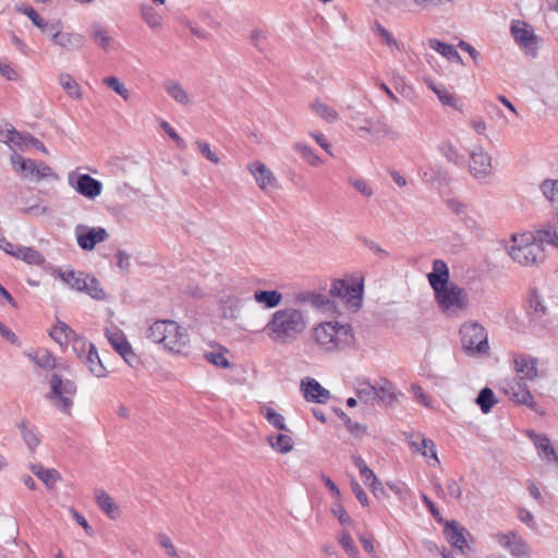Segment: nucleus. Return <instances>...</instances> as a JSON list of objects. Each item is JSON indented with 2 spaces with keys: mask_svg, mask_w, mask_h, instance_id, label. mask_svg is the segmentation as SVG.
<instances>
[{
  "mask_svg": "<svg viewBox=\"0 0 558 558\" xmlns=\"http://www.w3.org/2000/svg\"><path fill=\"white\" fill-rule=\"evenodd\" d=\"M102 83L114 90L118 95H120L124 100H128L130 98V92L124 86L123 83L120 82V80L116 76H108L105 77Z\"/></svg>",
  "mask_w": 558,
  "mask_h": 558,
  "instance_id": "nucleus-56",
  "label": "nucleus"
},
{
  "mask_svg": "<svg viewBox=\"0 0 558 558\" xmlns=\"http://www.w3.org/2000/svg\"><path fill=\"white\" fill-rule=\"evenodd\" d=\"M141 17L153 29L160 28L162 25L161 15L150 4L141 7Z\"/></svg>",
  "mask_w": 558,
  "mask_h": 558,
  "instance_id": "nucleus-43",
  "label": "nucleus"
},
{
  "mask_svg": "<svg viewBox=\"0 0 558 558\" xmlns=\"http://www.w3.org/2000/svg\"><path fill=\"white\" fill-rule=\"evenodd\" d=\"M531 439L533 440L535 447L538 450V453L544 458H554L557 460L554 447L550 444V440L545 435H537L535 433L530 434Z\"/></svg>",
  "mask_w": 558,
  "mask_h": 558,
  "instance_id": "nucleus-40",
  "label": "nucleus"
},
{
  "mask_svg": "<svg viewBox=\"0 0 558 558\" xmlns=\"http://www.w3.org/2000/svg\"><path fill=\"white\" fill-rule=\"evenodd\" d=\"M157 539H158V544L166 549L167 554L171 557V558H180V556L178 555V551L171 541V538L166 535V534H162V533H159L157 535Z\"/></svg>",
  "mask_w": 558,
  "mask_h": 558,
  "instance_id": "nucleus-64",
  "label": "nucleus"
},
{
  "mask_svg": "<svg viewBox=\"0 0 558 558\" xmlns=\"http://www.w3.org/2000/svg\"><path fill=\"white\" fill-rule=\"evenodd\" d=\"M353 462L359 469L361 476L364 478V483H368V481L376 476L360 456H353Z\"/></svg>",
  "mask_w": 558,
  "mask_h": 558,
  "instance_id": "nucleus-62",
  "label": "nucleus"
},
{
  "mask_svg": "<svg viewBox=\"0 0 558 558\" xmlns=\"http://www.w3.org/2000/svg\"><path fill=\"white\" fill-rule=\"evenodd\" d=\"M76 241L81 248L92 251L98 243L105 242L109 238V233L105 228H88L78 225L75 230Z\"/></svg>",
  "mask_w": 558,
  "mask_h": 558,
  "instance_id": "nucleus-16",
  "label": "nucleus"
},
{
  "mask_svg": "<svg viewBox=\"0 0 558 558\" xmlns=\"http://www.w3.org/2000/svg\"><path fill=\"white\" fill-rule=\"evenodd\" d=\"M254 300L266 308H275L282 301V294L277 290H256Z\"/></svg>",
  "mask_w": 558,
  "mask_h": 558,
  "instance_id": "nucleus-29",
  "label": "nucleus"
},
{
  "mask_svg": "<svg viewBox=\"0 0 558 558\" xmlns=\"http://www.w3.org/2000/svg\"><path fill=\"white\" fill-rule=\"evenodd\" d=\"M247 170L254 177L258 187L266 192L277 185V179L272 171L260 161L251 162Z\"/></svg>",
  "mask_w": 558,
  "mask_h": 558,
  "instance_id": "nucleus-20",
  "label": "nucleus"
},
{
  "mask_svg": "<svg viewBox=\"0 0 558 558\" xmlns=\"http://www.w3.org/2000/svg\"><path fill=\"white\" fill-rule=\"evenodd\" d=\"M11 163L15 171L21 173L25 178L39 181L53 175L52 169L44 161H35L32 159H25L21 155L14 153L11 155Z\"/></svg>",
  "mask_w": 558,
  "mask_h": 558,
  "instance_id": "nucleus-9",
  "label": "nucleus"
},
{
  "mask_svg": "<svg viewBox=\"0 0 558 558\" xmlns=\"http://www.w3.org/2000/svg\"><path fill=\"white\" fill-rule=\"evenodd\" d=\"M76 333L65 323L59 322L50 331V337L60 345L69 343Z\"/></svg>",
  "mask_w": 558,
  "mask_h": 558,
  "instance_id": "nucleus-36",
  "label": "nucleus"
},
{
  "mask_svg": "<svg viewBox=\"0 0 558 558\" xmlns=\"http://www.w3.org/2000/svg\"><path fill=\"white\" fill-rule=\"evenodd\" d=\"M146 337L165 350L181 354L189 347L190 337L186 329L174 320H156L147 330Z\"/></svg>",
  "mask_w": 558,
  "mask_h": 558,
  "instance_id": "nucleus-3",
  "label": "nucleus"
},
{
  "mask_svg": "<svg viewBox=\"0 0 558 558\" xmlns=\"http://www.w3.org/2000/svg\"><path fill=\"white\" fill-rule=\"evenodd\" d=\"M96 502L98 507L110 518L119 517V507L114 500L104 490L96 492Z\"/></svg>",
  "mask_w": 558,
  "mask_h": 558,
  "instance_id": "nucleus-32",
  "label": "nucleus"
},
{
  "mask_svg": "<svg viewBox=\"0 0 558 558\" xmlns=\"http://www.w3.org/2000/svg\"><path fill=\"white\" fill-rule=\"evenodd\" d=\"M162 87L165 92L171 97L175 102L181 106H190L192 104V99L189 93L185 90L183 85L172 78H168L163 82Z\"/></svg>",
  "mask_w": 558,
  "mask_h": 558,
  "instance_id": "nucleus-25",
  "label": "nucleus"
},
{
  "mask_svg": "<svg viewBox=\"0 0 558 558\" xmlns=\"http://www.w3.org/2000/svg\"><path fill=\"white\" fill-rule=\"evenodd\" d=\"M510 29L515 43L527 53L534 56L537 49V37L530 25L525 22L513 21Z\"/></svg>",
  "mask_w": 558,
  "mask_h": 558,
  "instance_id": "nucleus-17",
  "label": "nucleus"
},
{
  "mask_svg": "<svg viewBox=\"0 0 558 558\" xmlns=\"http://www.w3.org/2000/svg\"><path fill=\"white\" fill-rule=\"evenodd\" d=\"M493 538L499 546L507 549L514 558H530L531 548L526 541L517 531L496 533Z\"/></svg>",
  "mask_w": 558,
  "mask_h": 558,
  "instance_id": "nucleus-12",
  "label": "nucleus"
},
{
  "mask_svg": "<svg viewBox=\"0 0 558 558\" xmlns=\"http://www.w3.org/2000/svg\"><path fill=\"white\" fill-rule=\"evenodd\" d=\"M70 342L72 343L73 351L81 361L85 359V355H88L90 347H95L92 342L77 335H75Z\"/></svg>",
  "mask_w": 558,
  "mask_h": 558,
  "instance_id": "nucleus-53",
  "label": "nucleus"
},
{
  "mask_svg": "<svg viewBox=\"0 0 558 558\" xmlns=\"http://www.w3.org/2000/svg\"><path fill=\"white\" fill-rule=\"evenodd\" d=\"M338 542L351 558H360V551L348 532H342L338 536Z\"/></svg>",
  "mask_w": 558,
  "mask_h": 558,
  "instance_id": "nucleus-55",
  "label": "nucleus"
},
{
  "mask_svg": "<svg viewBox=\"0 0 558 558\" xmlns=\"http://www.w3.org/2000/svg\"><path fill=\"white\" fill-rule=\"evenodd\" d=\"M502 390L514 403L522 404L537 411V404L523 380L517 378L507 380L504 384Z\"/></svg>",
  "mask_w": 558,
  "mask_h": 558,
  "instance_id": "nucleus-15",
  "label": "nucleus"
},
{
  "mask_svg": "<svg viewBox=\"0 0 558 558\" xmlns=\"http://www.w3.org/2000/svg\"><path fill=\"white\" fill-rule=\"evenodd\" d=\"M29 356L41 368L52 369L57 367L56 357L47 349H39L34 353V355Z\"/></svg>",
  "mask_w": 558,
  "mask_h": 558,
  "instance_id": "nucleus-44",
  "label": "nucleus"
},
{
  "mask_svg": "<svg viewBox=\"0 0 558 558\" xmlns=\"http://www.w3.org/2000/svg\"><path fill=\"white\" fill-rule=\"evenodd\" d=\"M250 41L262 53L268 50L269 39L267 36V32L264 29H253L250 34Z\"/></svg>",
  "mask_w": 558,
  "mask_h": 558,
  "instance_id": "nucleus-49",
  "label": "nucleus"
},
{
  "mask_svg": "<svg viewBox=\"0 0 558 558\" xmlns=\"http://www.w3.org/2000/svg\"><path fill=\"white\" fill-rule=\"evenodd\" d=\"M514 371L520 380H534L538 376V360L527 354L515 353L513 355Z\"/></svg>",
  "mask_w": 558,
  "mask_h": 558,
  "instance_id": "nucleus-19",
  "label": "nucleus"
},
{
  "mask_svg": "<svg viewBox=\"0 0 558 558\" xmlns=\"http://www.w3.org/2000/svg\"><path fill=\"white\" fill-rule=\"evenodd\" d=\"M428 46L433 50L437 51L438 53H440L441 56L447 58L448 60H454L458 62L461 61V57H460L459 52L456 50V48L452 45L442 43L436 38H432L428 40Z\"/></svg>",
  "mask_w": 558,
  "mask_h": 558,
  "instance_id": "nucleus-35",
  "label": "nucleus"
},
{
  "mask_svg": "<svg viewBox=\"0 0 558 558\" xmlns=\"http://www.w3.org/2000/svg\"><path fill=\"white\" fill-rule=\"evenodd\" d=\"M372 33L379 38L383 45H386L389 48L399 49L398 41L387 28H385L379 22L375 21L371 26Z\"/></svg>",
  "mask_w": 558,
  "mask_h": 558,
  "instance_id": "nucleus-42",
  "label": "nucleus"
},
{
  "mask_svg": "<svg viewBox=\"0 0 558 558\" xmlns=\"http://www.w3.org/2000/svg\"><path fill=\"white\" fill-rule=\"evenodd\" d=\"M204 357L207 362H209L210 364H213L219 368H229L230 367V362L225 356V353L221 351L206 352L204 354Z\"/></svg>",
  "mask_w": 558,
  "mask_h": 558,
  "instance_id": "nucleus-58",
  "label": "nucleus"
},
{
  "mask_svg": "<svg viewBox=\"0 0 558 558\" xmlns=\"http://www.w3.org/2000/svg\"><path fill=\"white\" fill-rule=\"evenodd\" d=\"M50 32L52 33V41L63 49L75 50L82 48L84 45V37L82 35L74 33H62L60 32L58 25H54V29H51Z\"/></svg>",
  "mask_w": 558,
  "mask_h": 558,
  "instance_id": "nucleus-24",
  "label": "nucleus"
},
{
  "mask_svg": "<svg viewBox=\"0 0 558 558\" xmlns=\"http://www.w3.org/2000/svg\"><path fill=\"white\" fill-rule=\"evenodd\" d=\"M315 343L325 352L343 351L354 344L353 328L348 323L328 320L316 324L312 330Z\"/></svg>",
  "mask_w": 558,
  "mask_h": 558,
  "instance_id": "nucleus-2",
  "label": "nucleus"
},
{
  "mask_svg": "<svg viewBox=\"0 0 558 558\" xmlns=\"http://www.w3.org/2000/svg\"><path fill=\"white\" fill-rule=\"evenodd\" d=\"M88 35L98 47L105 50H108L113 41V38L109 35L106 27L98 23L90 25Z\"/></svg>",
  "mask_w": 558,
  "mask_h": 558,
  "instance_id": "nucleus-28",
  "label": "nucleus"
},
{
  "mask_svg": "<svg viewBox=\"0 0 558 558\" xmlns=\"http://www.w3.org/2000/svg\"><path fill=\"white\" fill-rule=\"evenodd\" d=\"M495 403L494 391L488 387L483 388L476 398V404L481 408L482 412L485 414L490 412Z\"/></svg>",
  "mask_w": 558,
  "mask_h": 558,
  "instance_id": "nucleus-47",
  "label": "nucleus"
},
{
  "mask_svg": "<svg viewBox=\"0 0 558 558\" xmlns=\"http://www.w3.org/2000/svg\"><path fill=\"white\" fill-rule=\"evenodd\" d=\"M444 533L447 541L458 550L464 553L465 548H469L465 535H470L469 532L461 526L457 521H448L445 525Z\"/></svg>",
  "mask_w": 558,
  "mask_h": 558,
  "instance_id": "nucleus-21",
  "label": "nucleus"
},
{
  "mask_svg": "<svg viewBox=\"0 0 558 558\" xmlns=\"http://www.w3.org/2000/svg\"><path fill=\"white\" fill-rule=\"evenodd\" d=\"M301 390L307 401L325 403L330 398V392L313 378L303 379Z\"/></svg>",
  "mask_w": 558,
  "mask_h": 558,
  "instance_id": "nucleus-23",
  "label": "nucleus"
},
{
  "mask_svg": "<svg viewBox=\"0 0 558 558\" xmlns=\"http://www.w3.org/2000/svg\"><path fill=\"white\" fill-rule=\"evenodd\" d=\"M21 211L25 215L34 217L47 216L51 214V209L46 205H41L40 203L26 206L25 208L21 209Z\"/></svg>",
  "mask_w": 558,
  "mask_h": 558,
  "instance_id": "nucleus-61",
  "label": "nucleus"
},
{
  "mask_svg": "<svg viewBox=\"0 0 558 558\" xmlns=\"http://www.w3.org/2000/svg\"><path fill=\"white\" fill-rule=\"evenodd\" d=\"M294 149L300 153L303 159H305L311 166H319L322 159L313 151V149L303 142H296L293 145Z\"/></svg>",
  "mask_w": 558,
  "mask_h": 558,
  "instance_id": "nucleus-51",
  "label": "nucleus"
},
{
  "mask_svg": "<svg viewBox=\"0 0 558 558\" xmlns=\"http://www.w3.org/2000/svg\"><path fill=\"white\" fill-rule=\"evenodd\" d=\"M106 338L110 345L117 353L128 363L131 367H136L140 363L137 355L132 349V345L128 341L124 332L117 326L106 328Z\"/></svg>",
  "mask_w": 558,
  "mask_h": 558,
  "instance_id": "nucleus-11",
  "label": "nucleus"
},
{
  "mask_svg": "<svg viewBox=\"0 0 558 558\" xmlns=\"http://www.w3.org/2000/svg\"><path fill=\"white\" fill-rule=\"evenodd\" d=\"M460 338L463 350L470 356L489 354L488 335L486 329L477 322H465L461 325Z\"/></svg>",
  "mask_w": 558,
  "mask_h": 558,
  "instance_id": "nucleus-5",
  "label": "nucleus"
},
{
  "mask_svg": "<svg viewBox=\"0 0 558 558\" xmlns=\"http://www.w3.org/2000/svg\"><path fill=\"white\" fill-rule=\"evenodd\" d=\"M492 157L483 147L470 154L469 171L475 179H484L492 174Z\"/></svg>",
  "mask_w": 558,
  "mask_h": 558,
  "instance_id": "nucleus-18",
  "label": "nucleus"
},
{
  "mask_svg": "<svg viewBox=\"0 0 558 558\" xmlns=\"http://www.w3.org/2000/svg\"><path fill=\"white\" fill-rule=\"evenodd\" d=\"M536 241L538 243H547L558 247V235L551 228L538 231Z\"/></svg>",
  "mask_w": 558,
  "mask_h": 558,
  "instance_id": "nucleus-60",
  "label": "nucleus"
},
{
  "mask_svg": "<svg viewBox=\"0 0 558 558\" xmlns=\"http://www.w3.org/2000/svg\"><path fill=\"white\" fill-rule=\"evenodd\" d=\"M21 140V132L16 131L13 125L5 124L0 126V142L9 145L10 147L17 146Z\"/></svg>",
  "mask_w": 558,
  "mask_h": 558,
  "instance_id": "nucleus-50",
  "label": "nucleus"
},
{
  "mask_svg": "<svg viewBox=\"0 0 558 558\" xmlns=\"http://www.w3.org/2000/svg\"><path fill=\"white\" fill-rule=\"evenodd\" d=\"M507 250L510 257L522 266L535 265L545 259L542 244L531 233L512 234Z\"/></svg>",
  "mask_w": 558,
  "mask_h": 558,
  "instance_id": "nucleus-4",
  "label": "nucleus"
},
{
  "mask_svg": "<svg viewBox=\"0 0 558 558\" xmlns=\"http://www.w3.org/2000/svg\"><path fill=\"white\" fill-rule=\"evenodd\" d=\"M356 397L366 404L374 405L377 403L378 393L377 387L373 386L369 381H362L355 388Z\"/></svg>",
  "mask_w": 558,
  "mask_h": 558,
  "instance_id": "nucleus-34",
  "label": "nucleus"
},
{
  "mask_svg": "<svg viewBox=\"0 0 558 558\" xmlns=\"http://www.w3.org/2000/svg\"><path fill=\"white\" fill-rule=\"evenodd\" d=\"M242 302L235 295H227L219 301V312L222 319L235 320L240 316Z\"/></svg>",
  "mask_w": 558,
  "mask_h": 558,
  "instance_id": "nucleus-26",
  "label": "nucleus"
},
{
  "mask_svg": "<svg viewBox=\"0 0 558 558\" xmlns=\"http://www.w3.org/2000/svg\"><path fill=\"white\" fill-rule=\"evenodd\" d=\"M15 257L34 266H43L46 260L41 253L28 246H17Z\"/></svg>",
  "mask_w": 558,
  "mask_h": 558,
  "instance_id": "nucleus-31",
  "label": "nucleus"
},
{
  "mask_svg": "<svg viewBox=\"0 0 558 558\" xmlns=\"http://www.w3.org/2000/svg\"><path fill=\"white\" fill-rule=\"evenodd\" d=\"M381 385L377 387L378 400L377 402H383L386 405H391L396 401V393L393 391L392 384L383 379Z\"/></svg>",
  "mask_w": 558,
  "mask_h": 558,
  "instance_id": "nucleus-48",
  "label": "nucleus"
},
{
  "mask_svg": "<svg viewBox=\"0 0 558 558\" xmlns=\"http://www.w3.org/2000/svg\"><path fill=\"white\" fill-rule=\"evenodd\" d=\"M267 441L272 449L280 453H288L293 449V440L289 435H269Z\"/></svg>",
  "mask_w": 558,
  "mask_h": 558,
  "instance_id": "nucleus-41",
  "label": "nucleus"
},
{
  "mask_svg": "<svg viewBox=\"0 0 558 558\" xmlns=\"http://www.w3.org/2000/svg\"><path fill=\"white\" fill-rule=\"evenodd\" d=\"M436 95H437L439 101L444 106H449V107H452V108H454L457 110L460 109L459 108V104H458V99L445 86L441 89L436 90Z\"/></svg>",
  "mask_w": 558,
  "mask_h": 558,
  "instance_id": "nucleus-59",
  "label": "nucleus"
},
{
  "mask_svg": "<svg viewBox=\"0 0 558 558\" xmlns=\"http://www.w3.org/2000/svg\"><path fill=\"white\" fill-rule=\"evenodd\" d=\"M68 184L76 193L89 199H95L102 191V184L100 181L94 179L89 174H81L76 171H71L68 174Z\"/></svg>",
  "mask_w": 558,
  "mask_h": 558,
  "instance_id": "nucleus-13",
  "label": "nucleus"
},
{
  "mask_svg": "<svg viewBox=\"0 0 558 558\" xmlns=\"http://www.w3.org/2000/svg\"><path fill=\"white\" fill-rule=\"evenodd\" d=\"M410 447L423 457H429L434 461V465L439 464L436 445L432 439L424 437L421 434L410 435L408 437Z\"/></svg>",
  "mask_w": 558,
  "mask_h": 558,
  "instance_id": "nucleus-22",
  "label": "nucleus"
},
{
  "mask_svg": "<svg viewBox=\"0 0 558 558\" xmlns=\"http://www.w3.org/2000/svg\"><path fill=\"white\" fill-rule=\"evenodd\" d=\"M442 156L454 165H461L463 160V156L460 154L459 149L453 146L451 143H445L440 147Z\"/></svg>",
  "mask_w": 558,
  "mask_h": 558,
  "instance_id": "nucleus-57",
  "label": "nucleus"
},
{
  "mask_svg": "<svg viewBox=\"0 0 558 558\" xmlns=\"http://www.w3.org/2000/svg\"><path fill=\"white\" fill-rule=\"evenodd\" d=\"M48 488H53L61 480V474L54 469H46L39 478Z\"/></svg>",
  "mask_w": 558,
  "mask_h": 558,
  "instance_id": "nucleus-63",
  "label": "nucleus"
},
{
  "mask_svg": "<svg viewBox=\"0 0 558 558\" xmlns=\"http://www.w3.org/2000/svg\"><path fill=\"white\" fill-rule=\"evenodd\" d=\"M59 84L66 92V94L76 100L82 99L83 93L76 81L68 73H61L59 75Z\"/></svg>",
  "mask_w": 558,
  "mask_h": 558,
  "instance_id": "nucleus-39",
  "label": "nucleus"
},
{
  "mask_svg": "<svg viewBox=\"0 0 558 558\" xmlns=\"http://www.w3.org/2000/svg\"><path fill=\"white\" fill-rule=\"evenodd\" d=\"M434 292L439 307L447 314H456L468 307V293L453 282L438 288Z\"/></svg>",
  "mask_w": 558,
  "mask_h": 558,
  "instance_id": "nucleus-8",
  "label": "nucleus"
},
{
  "mask_svg": "<svg viewBox=\"0 0 558 558\" xmlns=\"http://www.w3.org/2000/svg\"><path fill=\"white\" fill-rule=\"evenodd\" d=\"M262 414L267 420V422L274 427L280 430H287V426L284 424V418L281 414H279L275 409L270 407H264L262 409Z\"/></svg>",
  "mask_w": 558,
  "mask_h": 558,
  "instance_id": "nucleus-52",
  "label": "nucleus"
},
{
  "mask_svg": "<svg viewBox=\"0 0 558 558\" xmlns=\"http://www.w3.org/2000/svg\"><path fill=\"white\" fill-rule=\"evenodd\" d=\"M363 284L350 283L347 280L336 279L330 288V295L342 300L349 307L359 308L362 303Z\"/></svg>",
  "mask_w": 558,
  "mask_h": 558,
  "instance_id": "nucleus-10",
  "label": "nucleus"
},
{
  "mask_svg": "<svg viewBox=\"0 0 558 558\" xmlns=\"http://www.w3.org/2000/svg\"><path fill=\"white\" fill-rule=\"evenodd\" d=\"M295 302L299 304H310L313 308L324 314H336L339 312L336 301L328 294L316 291H303L295 294Z\"/></svg>",
  "mask_w": 558,
  "mask_h": 558,
  "instance_id": "nucleus-14",
  "label": "nucleus"
},
{
  "mask_svg": "<svg viewBox=\"0 0 558 558\" xmlns=\"http://www.w3.org/2000/svg\"><path fill=\"white\" fill-rule=\"evenodd\" d=\"M374 138H388L396 141L399 138V133L386 121L385 118H379L373 122Z\"/></svg>",
  "mask_w": 558,
  "mask_h": 558,
  "instance_id": "nucleus-33",
  "label": "nucleus"
},
{
  "mask_svg": "<svg viewBox=\"0 0 558 558\" xmlns=\"http://www.w3.org/2000/svg\"><path fill=\"white\" fill-rule=\"evenodd\" d=\"M29 146L35 147L46 155L48 154V149L38 138L34 137L29 133H21V140L19 141L16 147L23 150Z\"/></svg>",
  "mask_w": 558,
  "mask_h": 558,
  "instance_id": "nucleus-54",
  "label": "nucleus"
},
{
  "mask_svg": "<svg viewBox=\"0 0 558 558\" xmlns=\"http://www.w3.org/2000/svg\"><path fill=\"white\" fill-rule=\"evenodd\" d=\"M428 281L434 291L437 290L438 288H442L444 286L450 283L449 270L445 262L440 259L434 260L433 271L428 274Z\"/></svg>",
  "mask_w": 558,
  "mask_h": 558,
  "instance_id": "nucleus-27",
  "label": "nucleus"
},
{
  "mask_svg": "<svg viewBox=\"0 0 558 558\" xmlns=\"http://www.w3.org/2000/svg\"><path fill=\"white\" fill-rule=\"evenodd\" d=\"M16 10L22 14L26 15L35 26L40 28L43 32H50L54 29V25H49L37 12L34 8L29 5H17Z\"/></svg>",
  "mask_w": 558,
  "mask_h": 558,
  "instance_id": "nucleus-38",
  "label": "nucleus"
},
{
  "mask_svg": "<svg viewBox=\"0 0 558 558\" xmlns=\"http://www.w3.org/2000/svg\"><path fill=\"white\" fill-rule=\"evenodd\" d=\"M310 107L318 117L328 123H333L339 118V114L335 108L326 105L319 99L314 100Z\"/></svg>",
  "mask_w": 558,
  "mask_h": 558,
  "instance_id": "nucleus-37",
  "label": "nucleus"
},
{
  "mask_svg": "<svg viewBox=\"0 0 558 558\" xmlns=\"http://www.w3.org/2000/svg\"><path fill=\"white\" fill-rule=\"evenodd\" d=\"M90 371L92 374H94L98 378L106 377L107 371L104 366L96 347H90V351L88 352V355H85V359L82 361Z\"/></svg>",
  "mask_w": 558,
  "mask_h": 558,
  "instance_id": "nucleus-30",
  "label": "nucleus"
},
{
  "mask_svg": "<svg viewBox=\"0 0 558 558\" xmlns=\"http://www.w3.org/2000/svg\"><path fill=\"white\" fill-rule=\"evenodd\" d=\"M19 428L27 447L32 450L35 449L40 442L35 428L31 427L27 421H22L19 424Z\"/></svg>",
  "mask_w": 558,
  "mask_h": 558,
  "instance_id": "nucleus-45",
  "label": "nucleus"
},
{
  "mask_svg": "<svg viewBox=\"0 0 558 558\" xmlns=\"http://www.w3.org/2000/svg\"><path fill=\"white\" fill-rule=\"evenodd\" d=\"M50 391L47 399L62 413L71 414L74 404V397L77 388L73 380L63 378L60 374L53 373L49 379Z\"/></svg>",
  "mask_w": 558,
  "mask_h": 558,
  "instance_id": "nucleus-6",
  "label": "nucleus"
},
{
  "mask_svg": "<svg viewBox=\"0 0 558 558\" xmlns=\"http://www.w3.org/2000/svg\"><path fill=\"white\" fill-rule=\"evenodd\" d=\"M306 313L295 307H284L274 312L265 326L270 340L287 344L296 340L307 328Z\"/></svg>",
  "mask_w": 558,
  "mask_h": 558,
  "instance_id": "nucleus-1",
  "label": "nucleus"
},
{
  "mask_svg": "<svg viewBox=\"0 0 558 558\" xmlns=\"http://www.w3.org/2000/svg\"><path fill=\"white\" fill-rule=\"evenodd\" d=\"M539 189L547 201L558 206V180L546 179L541 183Z\"/></svg>",
  "mask_w": 558,
  "mask_h": 558,
  "instance_id": "nucleus-46",
  "label": "nucleus"
},
{
  "mask_svg": "<svg viewBox=\"0 0 558 558\" xmlns=\"http://www.w3.org/2000/svg\"><path fill=\"white\" fill-rule=\"evenodd\" d=\"M57 272L60 279L70 288L80 292H85L96 300L105 299V291L95 277H92L83 271H74L72 269H58Z\"/></svg>",
  "mask_w": 558,
  "mask_h": 558,
  "instance_id": "nucleus-7",
  "label": "nucleus"
}]
</instances>
